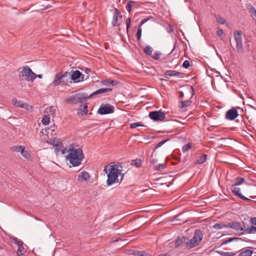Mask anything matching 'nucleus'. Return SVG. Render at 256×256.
<instances>
[{"mask_svg": "<svg viewBox=\"0 0 256 256\" xmlns=\"http://www.w3.org/2000/svg\"><path fill=\"white\" fill-rule=\"evenodd\" d=\"M20 148V154L26 159L29 160L30 158V155L27 150H25L24 146H21Z\"/></svg>", "mask_w": 256, "mask_h": 256, "instance_id": "nucleus-23", "label": "nucleus"}, {"mask_svg": "<svg viewBox=\"0 0 256 256\" xmlns=\"http://www.w3.org/2000/svg\"><path fill=\"white\" fill-rule=\"evenodd\" d=\"M216 19L218 22L219 24H224L226 22V20L220 16H218L216 18Z\"/></svg>", "mask_w": 256, "mask_h": 256, "instance_id": "nucleus-44", "label": "nucleus"}, {"mask_svg": "<svg viewBox=\"0 0 256 256\" xmlns=\"http://www.w3.org/2000/svg\"><path fill=\"white\" fill-rule=\"evenodd\" d=\"M56 112V108L54 106H50L46 108L44 112L50 116V114L54 116Z\"/></svg>", "mask_w": 256, "mask_h": 256, "instance_id": "nucleus-19", "label": "nucleus"}, {"mask_svg": "<svg viewBox=\"0 0 256 256\" xmlns=\"http://www.w3.org/2000/svg\"><path fill=\"white\" fill-rule=\"evenodd\" d=\"M98 112L101 115L112 114L114 112V107L109 104H102Z\"/></svg>", "mask_w": 256, "mask_h": 256, "instance_id": "nucleus-9", "label": "nucleus"}, {"mask_svg": "<svg viewBox=\"0 0 256 256\" xmlns=\"http://www.w3.org/2000/svg\"><path fill=\"white\" fill-rule=\"evenodd\" d=\"M194 88L190 85H185L183 87V91H178L177 93L179 94V98H182L184 96V94H188L190 93L192 94V96L194 95Z\"/></svg>", "mask_w": 256, "mask_h": 256, "instance_id": "nucleus-11", "label": "nucleus"}, {"mask_svg": "<svg viewBox=\"0 0 256 256\" xmlns=\"http://www.w3.org/2000/svg\"><path fill=\"white\" fill-rule=\"evenodd\" d=\"M185 83L182 80H178L177 81V92L178 91H183V87L186 85V84H183L182 83Z\"/></svg>", "mask_w": 256, "mask_h": 256, "instance_id": "nucleus-38", "label": "nucleus"}, {"mask_svg": "<svg viewBox=\"0 0 256 256\" xmlns=\"http://www.w3.org/2000/svg\"><path fill=\"white\" fill-rule=\"evenodd\" d=\"M242 34V32L240 30H235L234 32V37L236 43V51L239 54H242L244 52Z\"/></svg>", "mask_w": 256, "mask_h": 256, "instance_id": "nucleus-5", "label": "nucleus"}, {"mask_svg": "<svg viewBox=\"0 0 256 256\" xmlns=\"http://www.w3.org/2000/svg\"><path fill=\"white\" fill-rule=\"evenodd\" d=\"M49 144H62V141L60 138H54L52 140V142H50Z\"/></svg>", "mask_w": 256, "mask_h": 256, "instance_id": "nucleus-43", "label": "nucleus"}, {"mask_svg": "<svg viewBox=\"0 0 256 256\" xmlns=\"http://www.w3.org/2000/svg\"><path fill=\"white\" fill-rule=\"evenodd\" d=\"M50 117L49 116L46 114L44 116V117L42 120V124L46 126L50 123Z\"/></svg>", "mask_w": 256, "mask_h": 256, "instance_id": "nucleus-39", "label": "nucleus"}, {"mask_svg": "<svg viewBox=\"0 0 256 256\" xmlns=\"http://www.w3.org/2000/svg\"><path fill=\"white\" fill-rule=\"evenodd\" d=\"M149 117L154 121H163L166 118V113L161 110L151 112Z\"/></svg>", "mask_w": 256, "mask_h": 256, "instance_id": "nucleus-7", "label": "nucleus"}, {"mask_svg": "<svg viewBox=\"0 0 256 256\" xmlns=\"http://www.w3.org/2000/svg\"><path fill=\"white\" fill-rule=\"evenodd\" d=\"M102 83L105 86H115L118 84V81L113 80H102Z\"/></svg>", "mask_w": 256, "mask_h": 256, "instance_id": "nucleus-29", "label": "nucleus"}, {"mask_svg": "<svg viewBox=\"0 0 256 256\" xmlns=\"http://www.w3.org/2000/svg\"><path fill=\"white\" fill-rule=\"evenodd\" d=\"M130 18H127V20H126V25L128 30L130 28Z\"/></svg>", "mask_w": 256, "mask_h": 256, "instance_id": "nucleus-55", "label": "nucleus"}, {"mask_svg": "<svg viewBox=\"0 0 256 256\" xmlns=\"http://www.w3.org/2000/svg\"><path fill=\"white\" fill-rule=\"evenodd\" d=\"M252 234L256 233V227L254 226H251Z\"/></svg>", "mask_w": 256, "mask_h": 256, "instance_id": "nucleus-60", "label": "nucleus"}, {"mask_svg": "<svg viewBox=\"0 0 256 256\" xmlns=\"http://www.w3.org/2000/svg\"><path fill=\"white\" fill-rule=\"evenodd\" d=\"M192 148V145H184L182 146V150L184 152H186L190 150Z\"/></svg>", "mask_w": 256, "mask_h": 256, "instance_id": "nucleus-49", "label": "nucleus"}, {"mask_svg": "<svg viewBox=\"0 0 256 256\" xmlns=\"http://www.w3.org/2000/svg\"><path fill=\"white\" fill-rule=\"evenodd\" d=\"M150 162L152 166L154 168V167L156 166H155V164L157 163L158 160L156 159L152 158L150 160Z\"/></svg>", "mask_w": 256, "mask_h": 256, "instance_id": "nucleus-48", "label": "nucleus"}, {"mask_svg": "<svg viewBox=\"0 0 256 256\" xmlns=\"http://www.w3.org/2000/svg\"><path fill=\"white\" fill-rule=\"evenodd\" d=\"M213 228L216 230L222 229L223 228H228V224H224L222 223H216L213 226Z\"/></svg>", "mask_w": 256, "mask_h": 256, "instance_id": "nucleus-33", "label": "nucleus"}, {"mask_svg": "<svg viewBox=\"0 0 256 256\" xmlns=\"http://www.w3.org/2000/svg\"><path fill=\"white\" fill-rule=\"evenodd\" d=\"M188 241V238L186 236H182V237L178 236L177 238V246H185L186 248V244Z\"/></svg>", "mask_w": 256, "mask_h": 256, "instance_id": "nucleus-17", "label": "nucleus"}, {"mask_svg": "<svg viewBox=\"0 0 256 256\" xmlns=\"http://www.w3.org/2000/svg\"><path fill=\"white\" fill-rule=\"evenodd\" d=\"M18 249L16 252V254L18 256H22L24 255L22 252L25 250V248L24 246V243L21 242L18 245Z\"/></svg>", "mask_w": 256, "mask_h": 256, "instance_id": "nucleus-24", "label": "nucleus"}, {"mask_svg": "<svg viewBox=\"0 0 256 256\" xmlns=\"http://www.w3.org/2000/svg\"><path fill=\"white\" fill-rule=\"evenodd\" d=\"M160 55L161 54L160 52H156L154 53V55L152 56V58L156 60H158L159 59Z\"/></svg>", "mask_w": 256, "mask_h": 256, "instance_id": "nucleus-47", "label": "nucleus"}, {"mask_svg": "<svg viewBox=\"0 0 256 256\" xmlns=\"http://www.w3.org/2000/svg\"><path fill=\"white\" fill-rule=\"evenodd\" d=\"M70 74V73L67 72H60L56 74L54 76L52 84L54 86H58L60 85L63 82H64L63 78L65 77H67L68 75Z\"/></svg>", "mask_w": 256, "mask_h": 256, "instance_id": "nucleus-8", "label": "nucleus"}, {"mask_svg": "<svg viewBox=\"0 0 256 256\" xmlns=\"http://www.w3.org/2000/svg\"><path fill=\"white\" fill-rule=\"evenodd\" d=\"M36 74L28 66H25L19 74V76L25 77V80L33 82L36 78Z\"/></svg>", "mask_w": 256, "mask_h": 256, "instance_id": "nucleus-6", "label": "nucleus"}, {"mask_svg": "<svg viewBox=\"0 0 256 256\" xmlns=\"http://www.w3.org/2000/svg\"><path fill=\"white\" fill-rule=\"evenodd\" d=\"M165 77L166 78H170L172 76L176 75V72L173 70H168L164 73Z\"/></svg>", "mask_w": 256, "mask_h": 256, "instance_id": "nucleus-42", "label": "nucleus"}, {"mask_svg": "<svg viewBox=\"0 0 256 256\" xmlns=\"http://www.w3.org/2000/svg\"><path fill=\"white\" fill-rule=\"evenodd\" d=\"M142 164V161L140 159H136L132 160L131 165L136 168H140Z\"/></svg>", "mask_w": 256, "mask_h": 256, "instance_id": "nucleus-32", "label": "nucleus"}, {"mask_svg": "<svg viewBox=\"0 0 256 256\" xmlns=\"http://www.w3.org/2000/svg\"><path fill=\"white\" fill-rule=\"evenodd\" d=\"M140 126H143V125L140 124V123L138 122L131 123L130 124V128H135Z\"/></svg>", "mask_w": 256, "mask_h": 256, "instance_id": "nucleus-45", "label": "nucleus"}, {"mask_svg": "<svg viewBox=\"0 0 256 256\" xmlns=\"http://www.w3.org/2000/svg\"><path fill=\"white\" fill-rule=\"evenodd\" d=\"M142 30L140 27H139L138 30L137 32H136V36H137L138 40V41L140 40V38L142 36Z\"/></svg>", "mask_w": 256, "mask_h": 256, "instance_id": "nucleus-46", "label": "nucleus"}, {"mask_svg": "<svg viewBox=\"0 0 256 256\" xmlns=\"http://www.w3.org/2000/svg\"><path fill=\"white\" fill-rule=\"evenodd\" d=\"M190 66V62L188 60H185L182 64V66L185 68H188Z\"/></svg>", "mask_w": 256, "mask_h": 256, "instance_id": "nucleus-52", "label": "nucleus"}, {"mask_svg": "<svg viewBox=\"0 0 256 256\" xmlns=\"http://www.w3.org/2000/svg\"><path fill=\"white\" fill-rule=\"evenodd\" d=\"M230 228L236 230H243L244 226L238 222H231L228 223V228Z\"/></svg>", "mask_w": 256, "mask_h": 256, "instance_id": "nucleus-15", "label": "nucleus"}, {"mask_svg": "<svg viewBox=\"0 0 256 256\" xmlns=\"http://www.w3.org/2000/svg\"><path fill=\"white\" fill-rule=\"evenodd\" d=\"M82 75V74L78 70L74 71L71 75H69L71 77V79L74 81L80 78Z\"/></svg>", "mask_w": 256, "mask_h": 256, "instance_id": "nucleus-21", "label": "nucleus"}, {"mask_svg": "<svg viewBox=\"0 0 256 256\" xmlns=\"http://www.w3.org/2000/svg\"><path fill=\"white\" fill-rule=\"evenodd\" d=\"M40 134H46V136L48 135V134L49 133H48V132H45V128L44 129H42V131L40 132Z\"/></svg>", "mask_w": 256, "mask_h": 256, "instance_id": "nucleus-62", "label": "nucleus"}, {"mask_svg": "<svg viewBox=\"0 0 256 256\" xmlns=\"http://www.w3.org/2000/svg\"><path fill=\"white\" fill-rule=\"evenodd\" d=\"M186 138L183 136H177V142H185Z\"/></svg>", "mask_w": 256, "mask_h": 256, "instance_id": "nucleus-51", "label": "nucleus"}, {"mask_svg": "<svg viewBox=\"0 0 256 256\" xmlns=\"http://www.w3.org/2000/svg\"><path fill=\"white\" fill-rule=\"evenodd\" d=\"M251 226L248 228H247L244 229L243 232L240 234H252Z\"/></svg>", "mask_w": 256, "mask_h": 256, "instance_id": "nucleus-50", "label": "nucleus"}, {"mask_svg": "<svg viewBox=\"0 0 256 256\" xmlns=\"http://www.w3.org/2000/svg\"><path fill=\"white\" fill-rule=\"evenodd\" d=\"M182 73L177 72V77H182Z\"/></svg>", "mask_w": 256, "mask_h": 256, "instance_id": "nucleus-64", "label": "nucleus"}, {"mask_svg": "<svg viewBox=\"0 0 256 256\" xmlns=\"http://www.w3.org/2000/svg\"><path fill=\"white\" fill-rule=\"evenodd\" d=\"M207 158V155L204 154L200 156L196 162V164H202L204 162Z\"/></svg>", "mask_w": 256, "mask_h": 256, "instance_id": "nucleus-26", "label": "nucleus"}, {"mask_svg": "<svg viewBox=\"0 0 256 256\" xmlns=\"http://www.w3.org/2000/svg\"><path fill=\"white\" fill-rule=\"evenodd\" d=\"M88 98V97L86 93L80 92L68 96L65 101L70 104H75L82 103Z\"/></svg>", "mask_w": 256, "mask_h": 256, "instance_id": "nucleus-4", "label": "nucleus"}, {"mask_svg": "<svg viewBox=\"0 0 256 256\" xmlns=\"http://www.w3.org/2000/svg\"><path fill=\"white\" fill-rule=\"evenodd\" d=\"M150 18H144L143 19L140 24V26H142L143 24H144L145 22H148V20L150 19Z\"/></svg>", "mask_w": 256, "mask_h": 256, "instance_id": "nucleus-57", "label": "nucleus"}, {"mask_svg": "<svg viewBox=\"0 0 256 256\" xmlns=\"http://www.w3.org/2000/svg\"><path fill=\"white\" fill-rule=\"evenodd\" d=\"M191 104H192V101L190 100H180L178 104V107L180 109L186 108L189 106Z\"/></svg>", "mask_w": 256, "mask_h": 256, "instance_id": "nucleus-18", "label": "nucleus"}, {"mask_svg": "<svg viewBox=\"0 0 256 256\" xmlns=\"http://www.w3.org/2000/svg\"><path fill=\"white\" fill-rule=\"evenodd\" d=\"M53 146L54 152L57 156L64 154L68 152V149L64 147V145H53Z\"/></svg>", "mask_w": 256, "mask_h": 256, "instance_id": "nucleus-10", "label": "nucleus"}, {"mask_svg": "<svg viewBox=\"0 0 256 256\" xmlns=\"http://www.w3.org/2000/svg\"><path fill=\"white\" fill-rule=\"evenodd\" d=\"M133 254L135 256H152L150 254L147 253L143 250H134L133 252Z\"/></svg>", "mask_w": 256, "mask_h": 256, "instance_id": "nucleus-27", "label": "nucleus"}, {"mask_svg": "<svg viewBox=\"0 0 256 256\" xmlns=\"http://www.w3.org/2000/svg\"><path fill=\"white\" fill-rule=\"evenodd\" d=\"M78 112H82L85 114L88 113V104H84V105H80L78 109Z\"/></svg>", "mask_w": 256, "mask_h": 256, "instance_id": "nucleus-30", "label": "nucleus"}, {"mask_svg": "<svg viewBox=\"0 0 256 256\" xmlns=\"http://www.w3.org/2000/svg\"><path fill=\"white\" fill-rule=\"evenodd\" d=\"M252 254V250H246L240 254V256H250Z\"/></svg>", "mask_w": 256, "mask_h": 256, "instance_id": "nucleus-40", "label": "nucleus"}, {"mask_svg": "<svg viewBox=\"0 0 256 256\" xmlns=\"http://www.w3.org/2000/svg\"><path fill=\"white\" fill-rule=\"evenodd\" d=\"M166 167V164L162 163V164H158L156 165V166L154 167V168L155 170L157 171H161L162 170H164Z\"/></svg>", "mask_w": 256, "mask_h": 256, "instance_id": "nucleus-41", "label": "nucleus"}, {"mask_svg": "<svg viewBox=\"0 0 256 256\" xmlns=\"http://www.w3.org/2000/svg\"><path fill=\"white\" fill-rule=\"evenodd\" d=\"M122 22V16L117 9H116V12L114 14L112 20L113 26H118Z\"/></svg>", "mask_w": 256, "mask_h": 256, "instance_id": "nucleus-13", "label": "nucleus"}, {"mask_svg": "<svg viewBox=\"0 0 256 256\" xmlns=\"http://www.w3.org/2000/svg\"><path fill=\"white\" fill-rule=\"evenodd\" d=\"M144 52L148 56H152L153 49L152 47L149 46H146V48L144 49Z\"/></svg>", "mask_w": 256, "mask_h": 256, "instance_id": "nucleus-37", "label": "nucleus"}, {"mask_svg": "<svg viewBox=\"0 0 256 256\" xmlns=\"http://www.w3.org/2000/svg\"><path fill=\"white\" fill-rule=\"evenodd\" d=\"M244 182H245V179L244 178H240V177H238V178H236L232 181V184L231 187L240 185V184H243Z\"/></svg>", "mask_w": 256, "mask_h": 256, "instance_id": "nucleus-20", "label": "nucleus"}, {"mask_svg": "<svg viewBox=\"0 0 256 256\" xmlns=\"http://www.w3.org/2000/svg\"><path fill=\"white\" fill-rule=\"evenodd\" d=\"M70 145L68 150V154L66 156V159L73 166H77L81 164L84 158L82 148H76Z\"/></svg>", "mask_w": 256, "mask_h": 256, "instance_id": "nucleus-2", "label": "nucleus"}, {"mask_svg": "<svg viewBox=\"0 0 256 256\" xmlns=\"http://www.w3.org/2000/svg\"><path fill=\"white\" fill-rule=\"evenodd\" d=\"M239 198H242V200H250V199L246 198V196H244L242 194L240 195Z\"/></svg>", "mask_w": 256, "mask_h": 256, "instance_id": "nucleus-59", "label": "nucleus"}, {"mask_svg": "<svg viewBox=\"0 0 256 256\" xmlns=\"http://www.w3.org/2000/svg\"><path fill=\"white\" fill-rule=\"evenodd\" d=\"M112 90L110 88H102L98 90H97L94 92L88 95V97L89 98H92L94 96H97L100 94H103L104 93L111 92Z\"/></svg>", "mask_w": 256, "mask_h": 256, "instance_id": "nucleus-16", "label": "nucleus"}, {"mask_svg": "<svg viewBox=\"0 0 256 256\" xmlns=\"http://www.w3.org/2000/svg\"><path fill=\"white\" fill-rule=\"evenodd\" d=\"M56 126L54 124L52 125L50 128H45V132L48 133H50L51 134H56L55 130L56 128Z\"/></svg>", "mask_w": 256, "mask_h": 256, "instance_id": "nucleus-28", "label": "nucleus"}, {"mask_svg": "<svg viewBox=\"0 0 256 256\" xmlns=\"http://www.w3.org/2000/svg\"><path fill=\"white\" fill-rule=\"evenodd\" d=\"M122 167L120 165H110L108 172L107 170V166L104 168V171L108 174V180L106 184L108 186H110L114 182H120L124 176V174L122 172V170L119 169L118 168Z\"/></svg>", "mask_w": 256, "mask_h": 256, "instance_id": "nucleus-1", "label": "nucleus"}, {"mask_svg": "<svg viewBox=\"0 0 256 256\" xmlns=\"http://www.w3.org/2000/svg\"><path fill=\"white\" fill-rule=\"evenodd\" d=\"M90 178V174L86 172H82L78 177V180H86Z\"/></svg>", "mask_w": 256, "mask_h": 256, "instance_id": "nucleus-22", "label": "nucleus"}, {"mask_svg": "<svg viewBox=\"0 0 256 256\" xmlns=\"http://www.w3.org/2000/svg\"><path fill=\"white\" fill-rule=\"evenodd\" d=\"M224 34V32H223V30H220V29L218 30L217 32V34L219 36H221L222 35V34Z\"/></svg>", "mask_w": 256, "mask_h": 256, "instance_id": "nucleus-61", "label": "nucleus"}, {"mask_svg": "<svg viewBox=\"0 0 256 256\" xmlns=\"http://www.w3.org/2000/svg\"><path fill=\"white\" fill-rule=\"evenodd\" d=\"M250 222L252 224L254 225H256V217H254L252 218H251Z\"/></svg>", "mask_w": 256, "mask_h": 256, "instance_id": "nucleus-58", "label": "nucleus"}, {"mask_svg": "<svg viewBox=\"0 0 256 256\" xmlns=\"http://www.w3.org/2000/svg\"><path fill=\"white\" fill-rule=\"evenodd\" d=\"M246 8L250 11L252 16L256 14V10L251 4H247L246 5Z\"/></svg>", "mask_w": 256, "mask_h": 256, "instance_id": "nucleus-36", "label": "nucleus"}, {"mask_svg": "<svg viewBox=\"0 0 256 256\" xmlns=\"http://www.w3.org/2000/svg\"><path fill=\"white\" fill-rule=\"evenodd\" d=\"M14 104L17 107L24 108L27 110L32 111V106L22 102V101L18 100L16 98H14L12 100Z\"/></svg>", "mask_w": 256, "mask_h": 256, "instance_id": "nucleus-12", "label": "nucleus"}, {"mask_svg": "<svg viewBox=\"0 0 256 256\" xmlns=\"http://www.w3.org/2000/svg\"><path fill=\"white\" fill-rule=\"evenodd\" d=\"M203 237L202 231L200 229H196L193 238L187 242L186 248L189 250L199 245Z\"/></svg>", "mask_w": 256, "mask_h": 256, "instance_id": "nucleus-3", "label": "nucleus"}, {"mask_svg": "<svg viewBox=\"0 0 256 256\" xmlns=\"http://www.w3.org/2000/svg\"><path fill=\"white\" fill-rule=\"evenodd\" d=\"M239 251L236 252H224L222 250H217L216 252L222 256H234Z\"/></svg>", "mask_w": 256, "mask_h": 256, "instance_id": "nucleus-25", "label": "nucleus"}, {"mask_svg": "<svg viewBox=\"0 0 256 256\" xmlns=\"http://www.w3.org/2000/svg\"><path fill=\"white\" fill-rule=\"evenodd\" d=\"M238 116V110L236 108H232L226 112L225 115V118L228 120H233L236 118Z\"/></svg>", "mask_w": 256, "mask_h": 256, "instance_id": "nucleus-14", "label": "nucleus"}, {"mask_svg": "<svg viewBox=\"0 0 256 256\" xmlns=\"http://www.w3.org/2000/svg\"><path fill=\"white\" fill-rule=\"evenodd\" d=\"M136 4V2L132 0H130L128 2L126 6V9L128 12L132 10V6H134Z\"/></svg>", "mask_w": 256, "mask_h": 256, "instance_id": "nucleus-31", "label": "nucleus"}, {"mask_svg": "<svg viewBox=\"0 0 256 256\" xmlns=\"http://www.w3.org/2000/svg\"><path fill=\"white\" fill-rule=\"evenodd\" d=\"M167 141H168V140H161V141L159 142H158L157 144H164V143L166 142Z\"/></svg>", "mask_w": 256, "mask_h": 256, "instance_id": "nucleus-63", "label": "nucleus"}, {"mask_svg": "<svg viewBox=\"0 0 256 256\" xmlns=\"http://www.w3.org/2000/svg\"><path fill=\"white\" fill-rule=\"evenodd\" d=\"M14 146L12 147L11 148V150L13 151H16V152H20V149L19 148L21 146Z\"/></svg>", "mask_w": 256, "mask_h": 256, "instance_id": "nucleus-53", "label": "nucleus"}, {"mask_svg": "<svg viewBox=\"0 0 256 256\" xmlns=\"http://www.w3.org/2000/svg\"><path fill=\"white\" fill-rule=\"evenodd\" d=\"M232 192L234 194V195L236 196L239 197L240 195L242 194L240 193V189L239 188L233 186L231 188Z\"/></svg>", "mask_w": 256, "mask_h": 256, "instance_id": "nucleus-34", "label": "nucleus"}, {"mask_svg": "<svg viewBox=\"0 0 256 256\" xmlns=\"http://www.w3.org/2000/svg\"><path fill=\"white\" fill-rule=\"evenodd\" d=\"M238 240H242V238H228V240H224L222 243V244L220 245V246H221L223 244H227L229 242H232L234 241H237Z\"/></svg>", "mask_w": 256, "mask_h": 256, "instance_id": "nucleus-35", "label": "nucleus"}, {"mask_svg": "<svg viewBox=\"0 0 256 256\" xmlns=\"http://www.w3.org/2000/svg\"><path fill=\"white\" fill-rule=\"evenodd\" d=\"M88 77H89V76L88 75H86V76H85L84 74H82V75L80 78H81L82 81H83L84 80H87L88 78Z\"/></svg>", "mask_w": 256, "mask_h": 256, "instance_id": "nucleus-56", "label": "nucleus"}, {"mask_svg": "<svg viewBox=\"0 0 256 256\" xmlns=\"http://www.w3.org/2000/svg\"><path fill=\"white\" fill-rule=\"evenodd\" d=\"M12 242L16 244V245H18V244H20L22 241H19L18 240L17 238L16 237H14L12 238L11 239Z\"/></svg>", "mask_w": 256, "mask_h": 256, "instance_id": "nucleus-54", "label": "nucleus"}]
</instances>
